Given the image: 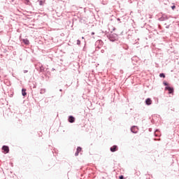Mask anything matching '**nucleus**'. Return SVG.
I'll use <instances>...</instances> for the list:
<instances>
[{
  "mask_svg": "<svg viewBox=\"0 0 179 179\" xmlns=\"http://www.w3.org/2000/svg\"><path fill=\"white\" fill-rule=\"evenodd\" d=\"M22 95L24 97H25V96L27 95V93L26 92V89L22 88Z\"/></svg>",
  "mask_w": 179,
  "mask_h": 179,
  "instance_id": "ddd939ff",
  "label": "nucleus"
},
{
  "mask_svg": "<svg viewBox=\"0 0 179 179\" xmlns=\"http://www.w3.org/2000/svg\"><path fill=\"white\" fill-rule=\"evenodd\" d=\"M110 152H117L118 150V146L113 145V146L110 147Z\"/></svg>",
  "mask_w": 179,
  "mask_h": 179,
  "instance_id": "1a4fd4ad",
  "label": "nucleus"
},
{
  "mask_svg": "<svg viewBox=\"0 0 179 179\" xmlns=\"http://www.w3.org/2000/svg\"><path fill=\"white\" fill-rule=\"evenodd\" d=\"M0 17H1V20H3V16L0 15Z\"/></svg>",
  "mask_w": 179,
  "mask_h": 179,
  "instance_id": "5701e85b",
  "label": "nucleus"
},
{
  "mask_svg": "<svg viewBox=\"0 0 179 179\" xmlns=\"http://www.w3.org/2000/svg\"><path fill=\"white\" fill-rule=\"evenodd\" d=\"M159 77H161V78H166V74H164V73H161L159 74Z\"/></svg>",
  "mask_w": 179,
  "mask_h": 179,
  "instance_id": "2eb2a0df",
  "label": "nucleus"
},
{
  "mask_svg": "<svg viewBox=\"0 0 179 179\" xmlns=\"http://www.w3.org/2000/svg\"><path fill=\"white\" fill-rule=\"evenodd\" d=\"M101 52L103 54V53H104V50H101Z\"/></svg>",
  "mask_w": 179,
  "mask_h": 179,
  "instance_id": "a878e982",
  "label": "nucleus"
},
{
  "mask_svg": "<svg viewBox=\"0 0 179 179\" xmlns=\"http://www.w3.org/2000/svg\"><path fill=\"white\" fill-rule=\"evenodd\" d=\"M44 93H45V89H41L40 94H44Z\"/></svg>",
  "mask_w": 179,
  "mask_h": 179,
  "instance_id": "4468645a",
  "label": "nucleus"
},
{
  "mask_svg": "<svg viewBox=\"0 0 179 179\" xmlns=\"http://www.w3.org/2000/svg\"><path fill=\"white\" fill-rule=\"evenodd\" d=\"M29 72V71L27 70H24V73H27Z\"/></svg>",
  "mask_w": 179,
  "mask_h": 179,
  "instance_id": "4be33fe9",
  "label": "nucleus"
},
{
  "mask_svg": "<svg viewBox=\"0 0 179 179\" xmlns=\"http://www.w3.org/2000/svg\"><path fill=\"white\" fill-rule=\"evenodd\" d=\"M38 2H39V5H40L41 6H43V2L42 0H38Z\"/></svg>",
  "mask_w": 179,
  "mask_h": 179,
  "instance_id": "f3484780",
  "label": "nucleus"
},
{
  "mask_svg": "<svg viewBox=\"0 0 179 179\" xmlns=\"http://www.w3.org/2000/svg\"><path fill=\"white\" fill-rule=\"evenodd\" d=\"M131 132H132V134H137L138 133V127L136 126H132L131 127Z\"/></svg>",
  "mask_w": 179,
  "mask_h": 179,
  "instance_id": "0eeeda50",
  "label": "nucleus"
},
{
  "mask_svg": "<svg viewBox=\"0 0 179 179\" xmlns=\"http://www.w3.org/2000/svg\"><path fill=\"white\" fill-rule=\"evenodd\" d=\"M160 15H162V16L158 19L159 22H164L166 20H169V15L167 14L160 13Z\"/></svg>",
  "mask_w": 179,
  "mask_h": 179,
  "instance_id": "7ed1b4c3",
  "label": "nucleus"
},
{
  "mask_svg": "<svg viewBox=\"0 0 179 179\" xmlns=\"http://www.w3.org/2000/svg\"><path fill=\"white\" fill-rule=\"evenodd\" d=\"M163 85H164V86H166V87H167V86H169V83L164 81Z\"/></svg>",
  "mask_w": 179,
  "mask_h": 179,
  "instance_id": "dca6fc26",
  "label": "nucleus"
},
{
  "mask_svg": "<svg viewBox=\"0 0 179 179\" xmlns=\"http://www.w3.org/2000/svg\"><path fill=\"white\" fill-rule=\"evenodd\" d=\"M103 45H104V43L103 42V41L101 40L96 41L95 43V47H96L95 50L99 51V50H100V48H101Z\"/></svg>",
  "mask_w": 179,
  "mask_h": 179,
  "instance_id": "f03ea898",
  "label": "nucleus"
},
{
  "mask_svg": "<svg viewBox=\"0 0 179 179\" xmlns=\"http://www.w3.org/2000/svg\"><path fill=\"white\" fill-rule=\"evenodd\" d=\"M1 150H3V152L6 155L7 153H9V146L8 145H3L1 148Z\"/></svg>",
  "mask_w": 179,
  "mask_h": 179,
  "instance_id": "39448f33",
  "label": "nucleus"
},
{
  "mask_svg": "<svg viewBox=\"0 0 179 179\" xmlns=\"http://www.w3.org/2000/svg\"><path fill=\"white\" fill-rule=\"evenodd\" d=\"M107 37L110 41H112V43L118 41V35L117 34H109Z\"/></svg>",
  "mask_w": 179,
  "mask_h": 179,
  "instance_id": "f257e3e1",
  "label": "nucleus"
},
{
  "mask_svg": "<svg viewBox=\"0 0 179 179\" xmlns=\"http://www.w3.org/2000/svg\"><path fill=\"white\" fill-rule=\"evenodd\" d=\"M13 1V0H12Z\"/></svg>",
  "mask_w": 179,
  "mask_h": 179,
  "instance_id": "473e14b6",
  "label": "nucleus"
},
{
  "mask_svg": "<svg viewBox=\"0 0 179 179\" xmlns=\"http://www.w3.org/2000/svg\"><path fill=\"white\" fill-rule=\"evenodd\" d=\"M166 29H170V25H167V26L166 27Z\"/></svg>",
  "mask_w": 179,
  "mask_h": 179,
  "instance_id": "b1692460",
  "label": "nucleus"
},
{
  "mask_svg": "<svg viewBox=\"0 0 179 179\" xmlns=\"http://www.w3.org/2000/svg\"><path fill=\"white\" fill-rule=\"evenodd\" d=\"M22 42L25 45H29L30 44V41H29V39L27 38L22 39Z\"/></svg>",
  "mask_w": 179,
  "mask_h": 179,
  "instance_id": "f8f14e48",
  "label": "nucleus"
},
{
  "mask_svg": "<svg viewBox=\"0 0 179 179\" xmlns=\"http://www.w3.org/2000/svg\"><path fill=\"white\" fill-rule=\"evenodd\" d=\"M59 92H62V89H60V90H59Z\"/></svg>",
  "mask_w": 179,
  "mask_h": 179,
  "instance_id": "7c9ffc66",
  "label": "nucleus"
},
{
  "mask_svg": "<svg viewBox=\"0 0 179 179\" xmlns=\"http://www.w3.org/2000/svg\"><path fill=\"white\" fill-rule=\"evenodd\" d=\"M75 117L73 115L69 116L68 121L70 122V124H73V122H75Z\"/></svg>",
  "mask_w": 179,
  "mask_h": 179,
  "instance_id": "6e6552de",
  "label": "nucleus"
},
{
  "mask_svg": "<svg viewBox=\"0 0 179 179\" xmlns=\"http://www.w3.org/2000/svg\"><path fill=\"white\" fill-rule=\"evenodd\" d=\"M117 22H120V20H121V19L117 18Z\"/></svg>",
  "mask_w": 179,
  "mask_h": 179,
  "instance_id": "cd10ccee",
  "label": "nucleus"
},
{
  "mask_svg": "<svg viewBox=\"0 0 179 179\" xmlns=\"http://www.w3.org/2000/svg\"><path fill=\"white\" fill-rule=\"evenodd\" d=\"M120 73H124V71L120 70Z\"/></svg>",
  "mask_w": 179,
  "mask_h": 179,
  "instance_id": "bb28decb",
  "label": "nucleus"
},
{
  "mask_svg": "<svg viewBox=\"0 0 179 179\" xmlns=\"http://www.w3.org/2000/svg\"><path fill=\"white\" fill-rule=\"evenodd\" d=\"M171 9H172L173 10H174V9H176V6H175V5L172 6H171Z\"/></svg>",
  "mask_w": 179,
  "mask_h": 179,
  "instance_id": "6ab92c4d",
  "label": "nucleus"
},
{
  "mask_svg": "<svg viewBox=\"0 0 179 179\" xmlns=\"http://www.w3.org/2000/svg\"><path fill=\"white\" fill-rule=\"evenodd\" d=\"M77 45H80V40H77Z\"/></svg>",
  "mask_w": 179,
  "mask_h": 179,
  "instance_id": "a211bd4d",
  "label": "nucleus"
},
{
  "mask_svg": "<svg viewBox=\"0 0 179 179\" xmlns=\"http://www.w3.org/2000/svg\"><path fill=\"white\" fill-rule=\"evenodd\" d=\"M145 104L147 106H150L152 104V99L148 98L145 99Z\"/></svg>",
  "mask_w": 179,
  "mask_h": 179,
  "instance_id": "9b49d317",
  "label": "nucleus"
},
{
  "mask_svg": "<svg viewBox=\"0 0 179 179\" xmlns=\"http://www.w3.org/2000/svg\"><path fill=\"white\" fill-rule=\"evenodd\" d=\"M155 132H159V129H157V130L155 131Z\"/></svg>",
  "mask_w": 179,
  "mask_h": 179,
  "instance_id": "c756f323",
  "label": "nucleus"
},
{
  "mask_svg": "<svg viewBox=\"0 0 179 179\" xmlns=\"http://www.w3.org/2000/svg\"><path fill=\"white\" fill-rule=\"evenodd\" d=\"M36 69H37V71H39V72H44V66H43V64L40 63L36 64Z\"/></svg>",
  "mask_w": 179,
  "mask_h": 179,
  "instance_id": "20e7f679",
  "label": "nucleus"
},
{
  "mask_svg": "<svg viewBox=\"0 0 179 179\" xmlns=\"http://www.w3.org/2000/svg\"><path fill=\"white\" fill-rule=\"evenodd\" d=\"M29 2H30L29 0H27V3H29Z\"/></svg>",
  "mask_w": 179,
  "mask_h": 179,
  "instance_id": "c85d7f7f",
  "label": "nucleus"
},
{
  "mask_svg": "<svg viewBox=\"0 0 179 179\" xmlns=\"http://www.w3.org/2000/svg\"><path fill=\"white\" fill-rule=\"evenodd\" d=\"M102 3H103V5H107V2L104 1H102Z\"/></svg>",
  "mask_w": 179,
  "mask_h": 179,
  "instance_id": "aec40b11",
  "label": "nucleus"
},
{
  "mask_svg": "<svg viewBox=\"0 0 179 179\" xmlns=\"http://www.w3.org/2000/svg\"><path fill=\"white\" fill-rule=\"evenodd\" d=\"M119 179H124V176L121 175L120 176H119Z\"/></svg>",
  "mask_w": 179,
  "mask_h": 179,
  "instance_id": "412c9836",
  "label": "nucleus"
},
{
  "mask_svg": "<svg viewBox=\"0 0 179 179\" xmlns=\"http://www.w3.org/2000/svg\"><path fill=\"white\" fill-rule=\"evenodd\" d=\"M61 97H62V94H61Z\"/></svg>",
  "mask_w": 179,
  "mask_h": 179,
  "instance_id": "2f4dec72",
  "label": "nucleus"
},
{
  "mask_svg": "<svg viewBox=\"0 0 179 179\" xmlns=\"http://www.w3.org/2000/svg\"><path fill=\"white\" fill-rule=\"evenodd\" d=\"M165 90H168L169 94H173V93H174V88H173V87L166 86Z\"/></svg>",
  "mask_w": 179,
  "mask_h": 179,
  "instance_id": "423d86ee",
  "label": "nucleus"
},
{
  "mask_svg": "<svg viewBox=\"0 0 179 179\" xmlns=\"http://www.w3.org/2000/svg\"><path fill=\"white\" fill-rule=\"evenodd\" d=\"M91 36H94V32H92Z\"/></svg>",
  "mask_w": 179,
  "mask_h": 179,
  "instance_id": "393cba45",
  "label": "nucleus"
},
{
  "mask_svg": "<svg viewBox=\"0 0 179 179\" xmlns=\"http://www.w3.org/2000/svg\"><path fill=\"white\" fill-rule=\"evenodd\" d=\"M80 152H82V148L78 147L75 153V156H79V153H80Z\"/></svg>",
  "mask_w": 179,
  "mask_h": 179,
  "instance_id": "9d476101",
  "label": "nucleus"
}]
</instances>
